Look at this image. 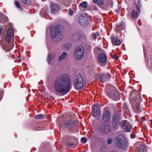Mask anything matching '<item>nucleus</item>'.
<instances>
[{
	"mask_svg": "<svg viewBox=\"0 0 152 152\" xmlns=\"http://www.w3.org/2000/svg\"><path fill=\"white\" fill-rule=\"evenodd\" d=\"M53 88L57 93L67 94L72 88L71 80L68 73L63 72L58 76L54 81Z\"/></svg>",
	"mask_w": 152,
	"mask_h": 152,
	"instance_id": "f257e3e1",
	"label": "nucleus"
},
{
	"mask_svg": "<svg viewBox=\"0 0 152 152\" xmlns=\"http://www.w3.org/2000/svg\"><path fill=\"white\" fill-rule=\"evenodd\" d=\"M63 26L58 25L54 27L51 31V38L54 42L60 41L63 37Z\"/></svg>",
	"mask_w": 152,
	"mask_h": 152,
	"instance_id": "f03ea898",
	"label": "nucleus"
},
{
	"mask_svg": "<svg viewBox=\"0 0 152 152\" xmlns=\"http://www.w3.org/2000/svg\"><path fill=\"white\" fill-rule=\"evenodd\" d=\"M115 145L120 148H125L128 145V142L126 137L123 135H120L116 137L115 139Z\"/></svg>",
	"mask_w": 152,
	"mask_h": 152,
	"instance_id": "7ed1b4c3",
	"label": "nucleus"
},
{
	"mask_svg": "<svg viewBox=\"0 0 152 152\" xmlns=\"http://www.w3.org/2000/svg\"><path fill=\"white\" fill-rule=\"evenodd\" d=\"M84 81L81 75L79 73L74 80V87L76 90L81 89L83 86Z\"/></svg>",
	"mask_w": 152,
	"mask_h": 152,
	"instance_id": "20e7f679",
	"label": "nucleus"
},
{
	"mask_svg": "<svg viewBox=\"0 0 152 152\" xmlns=\"http://www.w3.org/2000/svg\"><path fill=\"white\" fill-rule=\"evenodd\" d=\"M121 126L122 128L126 130L127 132H130L132 129V125L127 121L124 120L120 123Z\"/></svg>",
	"mask_w": 152,
	"mask_h": 152,
	"instance_id": "39448f33",
	"label": "nucleus"
},
{
	"mask_svg": "<svg viewBox=\"0 0 152 152\" xmlns=\"http://www.w3.org/2000/svg\"><path fill=\"white\" fill-rule=\"evenodd\" d=\"M64 126L68 129H71L75 125V121L72 119H69L65 120L63 122Z\"/></svg>",
	"mask_w": 152,
	"mask_h": 152,
	"instance_id": "423d86ee",
	"label": "nucleus"
},
{
	"mask_svg": "<svg viewBox=\"0 0 152 152\" xmlns=\"http://www.w3.org/2000/svg\"><path fill=\"white\" fill-rule=\"evenodd\" d=\"M99 130L101 133L107 134L110 131V129L109 125L101 123L99 126Z\"/></svg>",
	"mask_w": 152,
	"mask_h": 152,
	"instance_id": "0eeeda50",
	"label": "nucleus"
},
{
	"mask_svg": "<svg viewBox=\"0 0 152 152\" xmlns=\"http://www.w3.org/2000/svg\"><path fill=\"white\" fill-rule=\"evenodd\" d=\"M111 118V114L108 111L105 110L102 115V120L105 122H109Z\"/></svg>",
	"mask_w": 152,
	"mask_h": 152,
	"instance_id": "6e6552de",
	"label": "nucleus"
},
{
	"mask_svg": "<svg viewBox=\"0 0 152 152\" xmlns=\"http://www.w3.org/2000/svg\"><path fill=\"white\" fill-rule=\"evenodd\" d=\"M84 50L81 46H79L76 48L75 52V57H82L83 56Z\"/></svg>",
	"mask_w": 152,
	"mask_h": 152,
	"instance_id": "1a4fd4ad",
	"label": "nucleus"
},
{
	"mask_svg": "<svg viewBox=\"0 0 152 152\" xmlns=\"http://www.w3.org/2000/svg\"><path fill=\"white\" fill-rule=\"evenodd\" d=\"M92 115L95 118H98L100 115V110L97 105H93Z\"/></svg>",
	"mask_w": 152,
	"mask_h": 152,
	"instance_id": "9d476101",
	"label": "nucleus"
},
{
	"mask_svg": "<svg viewBox=\"0 0 152 152\" xmlns=\"http://www.w3.org/2000/svg\"><path fill=\"white\" fill-rule=\"evenodd\" d=\"M111 77V75L109 74L106 73L105 74H102L99 76V79L102 82H105L107 81Z\"/></svg>",
	"mask_w": 152,
	"mask_h": 152,
	"instance_id": "9b49d317",
	"label": "nucleus"
},
{
	"mask_svg": "<svg viewBox=\"0 0 152 152\" xmlns=\"http://www.w3.org/2000/svg\"><path fill=\"white\" fill-rule=\"evenodd\" d=\"M13 35L12 30L11 28H9L7 32V35L6 37V40L8 43L10 42L11 37Z\"/></svg>",
	"mask_w": 152,
	"mask_h": 152,
	"instance_id": "f8f14e48",
	"label": "nucleus"
},
{
	"mask_svg": "<svg viewBox=\"0 0 152 152\" xmlns=\"http://www.w3.org/2000/svg\"><path fill=\"white\" fill-rule=\"evenodd\" d=\"M87 3L86 1H84L80 3L79 5V8L80 10L82 11H84L86 10L87 7Z\"/></svg>",
	"mask_w": 152,
	"mask_h": 152,
	"instance_id": "ddd939ff",
	"label": "nucleus"
},
{
	"mask_svg": "<svg viewBox=\"0 0 152 152\" xmlns=\"http://www.w3.org/2000/svg\"><path fill=\"white\" fill-rule=\"evenodd\" d=\"M51 9L52 12L53 13H55L59 10L60 7L58 4H54L52 6Z\"/></svg>",
	"mask_w": 152,
	"mask_h": 152,
	"instance_id": "4468645a",
	"label": "nucleus"
},
{
	"mask_svg": "<svg viewBox=\"0 0 152 152\" xmlns=\"http://www.w3.org/2000/svg\"><path fill=\"white\" fill-rule=\"evenodd\" d=\"M107 95L112 99L114 100V91L113 90H109L107 92Z\"/></svg>",
	"mask_w": 152,
	"mask_h": 152,
	"instance_id": "2eb2a0df",
	"label": "nucleus"
},
{
	"mask_svg": "<svg viewBox=\"0 0 152 152\" xmlns=\"http://www.w3.org/2000/svg\"><path fill=\"white\" fill-rule=\"evenodd\" d=\"M99 62L101 64V65L104 66L107 61V58H98Z\"/></svg>",
	"mask_w": 152,
	"mask_h": 152,
	"instance_id": "dca6fc26",
	"label": "nucleus"
},
{
	"mask_svg": "<svg viewBox=\"0 0 152 152\" xmlns=\"http://www.w3.org/2000/svg\"><path fill=\"white\" fill-rule=\"evenodd\" d=\"M79 22L82 26H85L87 23V21L86 20L84 17H81L79 20Z\"/></svg>",
	"mask_w": 152,
	"mask_h": 152,
	"instance_id": "f3484780",
	"label": "nucleus"
},
{
	"mask_svg": "<svg viewBox=\"0 0 152 152\" xmlns=\"http://www.w3.org/2000/svg\"><path fill=\"white\" fill-rule=\"evenodd\" d=\"M13 47V45L11 43H8L7 45L5 47L6 51H9Z\"/></svg>",
	"mask_w": 152,
	"mask_h": 152,
	"instance_id": "a211bd4d",
	"label": "nucleus"
},
{
	"mask_svg": "<svg viewBox=\"0 0 152 152\" xmlns=\"http://www.w3.org/2000/svg\"><path fill=\"white\" fill-rule=\"evenodd\" d=\"M120 119V115L119 114H118L115 116V125H116L119 122V121Z\"/></svg>",
	"mask_w": 152,
	"mask_h": 152,
	"instance_id": "6ab92c4d",
	"label": "nucleus"
},
{
	"mask_svg": "<svg viewBox=\"0 0 152 152\" xmlns=\"http://www.w3.org/2000/svg\"><path fill=\"white\" fill-rule=\"evenodd\" d=\"M138 12L137 13L136 12L135 10H132L131 14V16L133 18H136L138 17Z\"/></svg>",
	"mask_w": 152,
	"mask_h": 152,
	"instance_id": "aec40b11",
	"label": "nucleus"
},
{
	"mask_svg": "<svg viewBox=\"0 0 152 152\" xmlns=\"http://www.w3.org/2000/svg\"><path fill=\"white\" fill-rule=\"evenodd\" d=\"M120 98V94L116 91H115V101H118Z\"/></svg>",
	"mask_w": 152,
	"mask_h": 152,
	"instance_id": "412c9836",
	"label": "nucleus"
},
{
	"mask_svg": "<svg viewBox=\"0 0 152 152\" xmlns=\"http://www.w3.org/2000/svg\"><path fill=\"white\" fill-rule=\"evenodd\" d=\"M53 58H48L47 60L49 65H52L53 63Z\"/></svg>",
	"mask_w": 152,
	"mask_h": 152,
	"instance_id": "4be33fe9",
	"label": "nucleus"
},
{
	"mask_svg": "<svg viewBox=\"0 0 152 152\" xmlns=\"http://www.w3.org/2000/svg\"><path fill=\"white\" fill-rule=\"evenodd\" d=\"M93 1L94 3L99 4L100 5H103L104 2L102 0H93Z\"/></svg>",
	"mask_w": 152,
	"mask_h": 152,
	"instance_id": "5701e85b",
	"label": "nucleus"
},
{
	"mask_svg": "<svg viewBox=\"0 0 152 152\" xmlns=\"http://www.w3.org/2000/svg\"><path fill=\"white\" fill-rule=\"evenodd\" d=\"M145 148V145L142 144H141L139 147V151L140 152H143Z\"/></svg>",
	"mask_w": 152,
	"mask_h": 152,
	"instance_id": "b1692460",
	"label": "nucleus"
},
{
	"mask_svg": "<svg viewBox=\"0 0 152 152\" xmlns=\"http://www.w3.org/2000/svg\"><path fill=\"white\" fill-rule=\"evenodd\" d=\"M79 34L77 33H76L73 34H72L71 36V38L72 39L75 40H77V37L76 36L77 35Z\"/></svg>",
	"mask_w": 152,
	"mask_h": 152,
	"instance_id": "393cba45",
	"label": "nucleus"
},
{
	"mask_svg": "<svg viewBox=\"0 0 152 152\" xmlns=\"http://www.w3.org/2000/svg\"><path fill=\"white\" fill-rule=\"evenodd\" d=\"M72 46L71 43H68L65 44L64 46V48L66 49H70Z\"/></svg>",
	"mask_w": 152,
	"mask_h": 152,
	"instance_id": "a878e982",
	"label": "nucleus"
},
{
	"mask_svg": "<svg viewBox=\"0 0 152 152\" xmlns=\"http://www.w3.org/2000/svg\"><path fill=\"white\" fill-rule=\"evenodd\" d=\"M101 50H102L99 48L96 47L94 50V52L95 54H98L100 52Z\"/></svg>",
	"mask_w": 152,
	"mask_h": 152,
	"instance_id": "bb28decb",
	"label": "nucleus"
},
{
	"mask_svg": "<svg viewBox=\"0 0 152 152\" xmlns=\"http://www.w3.org/2000/svg\"><path fill=\"white\" fill-rule=\"evenodd\" d=\"M121 43L120 41L117 38H115V45H119Z\"/></svg>",
	"mask_w": 152,
	"mask_h": 152,
	"instance_id": "cd10ccee",
	"label": "nucleus"
},
{
	"mask_svg": "<svg viewBox=\"0 0 152 152\" xmlns=\"http://www.w3.org/2000/svg\"><path fill=\"white\" fill-rule=\"evenodd\" d=\"M35 117L37 119L42 118L45 117L44 115L42 114H39L37 115Z\"/></svg>",
	"mask_w": 152,
	"mask_h": 152,
	"instance_id": "c85d7f7f",
	"label": "nucleus"
},
{
	"mask_svg": "<svg viewBox=\"0 0 152 152\" xmlns=\"http://www.w3.org/2000/svg\"><path fill=\"white\" fill-rule=\"evenodd\" d=\"M141 5L140 3V1H138V2L137 5V6L136 9L137 10H138V13H140V8L141 7Z\"/></svg>",
	"mask_w": 152,
	"mask_h": 152,
	"instance_id": "c756f323",
	"label": "nucleus"
},
{
	"mask_svg": "<svg viewBox=\"0 0 152 152\" xmlns=\"http://www.w3.org/2000/svg\"><path fill=\"white\" fill-rule=\"evenodd\" d=\"M99 35V33H96L95 34H93L91 35V37H92L94 39H96L97 37Z\"/></svg>",
	"mask_w": 152,
	"mask_h": 152,
	"instance_id": "7c9ffc66",
	"label": "nucleus"
},
{
	"mask_svg": "<svg viewBox=\"0 0 152 152\" xmlns=\"http://www.w3.org/2000/svg\"><path fill=\"white\" fill-rule=\"evenodd\" d=\"M76 36L77 37V40H81L83 39V37L81 34H79L77 35Z\"/></svg>",
	"mask_w": 152,
	"mask_h": 152,
	"instance_id": "2f4dec72",
	"label": "nucleus"
},
{
	"mask_svg": "<svg viewBox=\"0 0 152 152\" xmlns=\"http://www.w3.org/2000/svg\"><path fill=\"white\" fill-rule=\"evenodd\" d=\"M81 141L83 143H85L87 141V139L85 137H83L81 138Z\"/></svg>",
	"mask_w": 152,
	"mask_h": 152,
	"instance_id": "473e14b6",
	"label": "nucleus"
},
{
	"mask_svg": "<svg viewBox=\"0 0 152 152\" xmlns=\"http://www.w3.org/2000/svg\"><path fill=\"white\" fill-rule=\"evenodd\" d=\"M4 91L3 90H0V101L1 100L3 96Z\"/></svg>",
	"mask_w": 152,
	"mask_h": 152,
	"instance_id": "72a5a7b5",
	"label": "nucleus"
},
{
	"mask_svg": "<svg viewBox=\"0 0 152 152\" xmlns=\"http://www.w3.org/2000/svg\"><path fill=\"white\" fill-rule=\"evenodd\" d=\"M15 4L16 7L18 8H19L20 7V6L19 2L17 1H15Z\"/></svg>",
	"mask_w": 152,
	"mask_h": 152,
	"instance_id": "f704fd0d",
	"label": "nucleus"
},
{
	"mask_svg": "<svg viewBox=\"0 0 152 152\" xmlns=\"http://www.w3.org/2000/svg\"><path fill=\"white\" fill-rule=\"evenodd\" d=\"M98 57H106V56L104 53H101L99 54Z\"/></svg>",
	"mask_w": 152,
	"mask_h": 152,
	"instance_id": "c9c22d12",
	"label": "nucleus"
},
{
	"mask_svg": "<svg viewBox=\"0 0 152 152\" xmlns=\"http://www.w3.org/2000/svg\"><path fill=\"white\" fill-rule=\"evenodd\" d=\"M67 56V53L65 52L63 53L59 57H66Z\"/></svg>",
	"mask_w": 152,
	"mask_h": 152,
	"instance_id": "e433bc0d",
	"label": "nucleus"
},
{
	"mask_svg": "<svg viewBox=\"0 0 152 152\" xmlns=\"http://www.w3.org/2000/svg\"><path fill=\"white\" fill-rule=\"evenodd\" d=\"M69 144L72 146V148H75L76 146L77 145L73 143L72 142H70L69 143Z\"/></svg>",
	"mask_w": 152,
	"mask_h": 152,
	"instance_id": "4c0bfd02",
	"label": "nucleus"
},
{
	"mask_svg": "<svg viewBox=\"0 0 152 152\" xmlns=\"http://www.w3.org/2000/svg\"><path fill=\"white\" fill-rule=\"evenodd\" d=\"M113 142L112 140L111 139H108L107 140V143L108 145H110Z\"/></svg>",
	"mask_w": 152,
	"mask_h": 152,
	"instance_id": "58836bf2",
	"label": "nucleus"
},
{
	"mask_svg": "<svg viewBox=\"0 0 152 152\" xmlns=\"http://www.w3.org/2000/svg\"><path fill=\"white\" fill-rule=\"evenodd\" d=\"M69 14L70 15H72L73 14V12L72 10L71 9H69Z\"/></svg>",
	"mask_w": 152,
	"mask_h": 152,
	"instance_id": "ea45409f",
	"label": "nucleus"
},
{
	"mask_svg": "<svg viewBox=\"0 0 152 152\" xmlns=\"http://www.w3.org/2000/svg\"><path fill=\"white\" fill-rule=\"evenodd\" d=\"M14 59L16 58V59L14 61V62H15L16 61H18L19 62H21V60L20 59V58H13Z\"/></svg>",
	"mask_w": 152,
	"mask_h": 152,
	"instance_id": "a19ab883",
	"label": "nucleus"
},
{
	"mask_svg": "<svg viewBox=\"0 0 152 152\" xmlns=\"http://www.w3.org/2000/svg\"><path fill=\"white\" fill-rule=\"evenodd\" d=\"M136 107L137 109L138 110H139L140 109L139 104V103H137L136 104Z\"/></svg>",
	"mask_w": 152,
	"mask_h": 152,
	"instance_id": "79ce46f5",
	"label": "nucleus"
},
{
	"mask_svg": "<svg viewBox=\"0 0 152 152\" xmlns=\"http://www.w3.org/2000/svg\"><path fill=\"white\" fill-rule=\"evenodd\" d=\"M130 137L132 138H134L135 137V135L134 134H131L130 135Z\"/></svg>",
	"mask_w": 152,
	"mask_h": 152,
	"instance_id": "37998d69",
	"label": "nucleus"
},
{
	"mask_svg": "<svg viewBox=\"0 0 152 152\" xmlns=\"http://www.w3.org/2000/svg\"><path fill=\"white\" fill-rule=\"evenodd\" d=\"M22 2L24 4H26L27 3L26 0H21Z\"/></svg>",
	"mask_w": 152,
	"mask_h": 152,
	"instance_id": "c03bdc74",
	"label": "nucleus"
},
{
	"mask_svg": "<svg viewBox=\"0 0 152 152\" xmlns=\"http://www.w3.org/2000/svg\"><path fill=\"white\" fill-rule=\"evenodd\" d=\"M56 56L55 55V54L53 53V54H52V56H50V55H48V57H54V56Z\"/></svg>",
	"mask_w": 152,
	"mask_h": 152,
	"instance_id": "a18cd8bd",
	"label": "nucleus"
},
{
	"mask_svg": "<svg viewBox=\"0 0 152 152\" xmlns=\"http://www.w3.org/2000/svg\"><path fill=\"white\" fill-rule=\"evenodd\" d=\"M2 26L1 25H0V34H2L1 31H2Z\"/></svg>",
	"mask_w": 152,
	"mask_h": 152,
	"instance_id": "49530a36",
	"label": "nucleus"
},
{
	"mask_svg": "<svg viewBox=\"0 0 152 152\" xmlns=\"http://www.w3.org/2000/svg\"><path fill=\"white\" fill-rule=\"evenodd\" d=\"M111 42L112 43L113 45H114V39L113 38H112L111 39Z\"/></svg>",
	"mask_w": 152,
	"mask_h": 152,
	"instance_id": "de8ad7c7",
	"label": "nucleus"
},
{
	"mask_svg": "<svg viewBox=\"0 0 152 152\" xmlns=\"http://www.w3.org/2000/svg\"><path fill=\"white\" fill-rule=\"evenodd\" d=\"M65 58H59V60H61L64 59Z\"/></svg>",
	"mask_w": 152,
	"mask_h": 152,
	"instance_id": "09e8293b",
	"label": "nucleus"
},
{
	"mask_svg": "<svg viewBox=\"0 0 152 152\" xmlns=\"http://www.w3.org/2000/svg\"><path fill=\"white\" fill-rule=\"evenodd\" d=\"M76 58V60H80V58Z\"/></svg>",
	"mask_w": 152,
	"mask_h": 152,
	"instance_id": "8fccbe9b",
	"label": "nucleus"
},
{
	"mask_svg": "<svg viewBox=\"0 0 152 152\" xmlns=\"http://www.w3.org/2000/svg\"><path fill=\"white\" fill-rule=\"evenodd\" d=\"M4 19H5V20H6V21H7L8 19L7 18L5 17V18H4Z\"/></svg>",
	"mask_w": 152,
	"mask_h": 152,
	"instance_id": "3c124183",
	"label": "nucleus"
},
{
	"mask_svg": "<svg viewBox=\"0 0 152 152\" xmlns=\"http://www.w3.org/2000/svg\"><path fill=\"white\" fill-rule=\"evenodd\" d=\"M112 123H113V122H114V119H113V118H112Z\"/></svg>",
	"mask_w": 152,
	"mask_h": 152,
	"instance_id": "603ef678",
	"label": "nucleus"
},
{
	"mask_svg": "<svg viewBox=\"0 0 152 152\" xmlns=\"http://www.w3.org/2000/svg\"><path fill=\"white\" fill-rule=\"evenodd\" d=\"M82 152H86V150H84V151H82Z\"/></svg>",
	"mask_w": 152,
	"mask_h": 152,
	"instance_id": "864d4df0",
	"label": "nucleus"
},
{
	"mask_svg": "<svg viewBox=\"0 0 152 152\" xmlns=\"http://www.w3.org/2000/svg\"><path fill=\"white\" fill-rule=\"evenodd\" d=\"M115 58L116 60H117L118 59V58L116 57V58Z\"/></svg>",
	"mask_w": 152,
	"mask_h": 152,
	"instance_id": "5fc2aeb1",
	"label": "nucleus"
},
{
	"mask_svg": "<svg viewBox=\"0 0 152 152\" xmlns=\"http://www.w3.org/2000/svg\"><path fill=\"white\" fill-rule=\"evenodd\" d=\"M141 119H144V118L143 117H142L141 118Z\"/></svg>",
	"mask_w": 152,
	"mask_h": 152,
	"instance_id": "6e6d98bb",
	"label": "nucleus"
},
{
	"mask_svg": "<svg viewBox=\"0 0 152 152\" xmlns=\"http://www.w3.org/2000/svg\"><path fill=\"white\" fill-rule=\"evenodd\" d=\"M115 57H118V56H115Z\"/></svg>",
	"mask_w": 152,
	"mask_h": 152,
	"instance_id": "4d7b16f0",
	"label": "nucleus"
},
{
	"mask_svg": "<svg viewBox=\"0 0 152 152\" xmlns=\"http://www.w3.org/2000/svg\"><path fill=\"white\" fill-rule=\"evenodd\" d=\"M110 152H114V151H111Z\"/></svg>",
	"mask_w": 152,
	"mask_h": 152,
	"instance_id": "13d9d810",
	"label": "nucleus"
},
{
	"mask_svg": "<svg viewBox=\"0 0 152 152\" xmlns=\"http://www.w3.org/2000/svg\"><path fill=\"white\" fill-rule=\"evenodd\" d=\"M42 0V1H45L46 0Z\"/></svg>",
	"mask_w": 152,
	"mask_h": 152,
	"instance_id": "bf43d9fd",
	"label": "nucleus"
}]
</instances>
